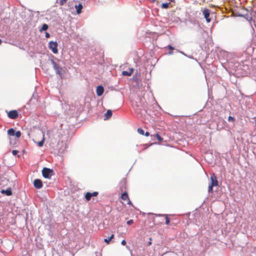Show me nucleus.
<instances>
[{
    "label": "nucleus",
    "mask_w": 256,
    "mask_h": 256,
    "mask_svg": "<svg viewBox=\"0 0 256 256\" xmlns=\"http://www.w3.org/2000/svg\"><path fill=\"white\" fill-rule=\"evenodd\" d=\"M156 138H157V140L160 141V142H162V138L160 136V135L158 134H156Z\"/></svg>",
    "instance_id": "obj_22"
},
{
    "label": "nucleus",
    "mask_w": 256,
    "mask_h": 256,
    "mask_svg": "<svg viewBox=\"0 0 256 256\" xmlns=\"http://www.w3.org/2000/svg\"><path fill=\"white\" fill-rule=\"evenodd\" d=\"M146 136H150V133L148 132H146L144 134Z\"/></svg>",
    "instance_id": "obj_32"
},
{
    "label": "nucleus",
    "mask_w": 256,
    "mask_h": 256,
    "mask_svg": "<svg viewBox=\"0 0 256 256\" xmlns=\"http://www.w3.org/2000/svg\"><path fill=\"white\" fill-rule=\"evenodd\" d=\"M164 214H156L155 216H163L162 215H164Z\"/></svg>",
    "instance_id": "obj_31"
},
{
    "label": "nucleus",
    "mask_w": 256,
    "mask_h": 256,
    "mask_svg": "<svg viewBox=\"0 0 256 256\" xmlns=\"http://www.w3.org/2000/svg\"><path fill=\"white\" fill-rule=\"evenodd\" d=\"M2 40L0 39V44H2Z\"/></svg>",
    "instance_id": "obj_36"
},
{
    "label": "nucleus",
    "mask_w": 256,
    "mask_h": 256,
    "mask_svg": "<svg viewBox=\"0 0 256 256\" xmlns=\"http://www.w3.org/2000/svg\"><path fill=\"white\" fill-rule=\"evenodd\" d=\"M14 135L17 137V138H20L21 136V132L20 131H17L16 132H15V134H14Z\"/></svg>",
    "instance_id": "obj_24"
},
{
    "label": "nucleus",
    "mask_w": 256,
    "mask_h": 256,
    "mask_svg": "<svg viewBox=\"0 0 256 256\" xmlns=\"http://www.w3.org/2000/svg\"><path fill=\"white\" fill-rule=\"evenodd\" d=\"M151 240H152V238H150V242H148V246L151 245V244H152Z\"/></svg>",
    "instance_id": "obj_33"
},
{
    "label": "nucleus",
    "mask_w": 256,
    "mask_h": 256,
    "mask_svg": "<svg viewBox=\"0 0 256 256\" xmlns=\"http://www.w3.org/2000/svg\"><path fill=\"white\" fill-rule=\"evenodd\" d=\"M112 116V112L111 110H108L106 114H105V120L108 119Z\"/></svg>",
    "instance_id": "obj_14"
},
{
    "label": "nucleus",
    "mask_w": 256,
    "mask_h": 256,
    "mask_svg": "<svg viewBox=\"0 0 256 256\" xmlns=\"http://www.w3.org/2000/svg\"><path fill=\"white\" fill-rule=\"evenodd\" d=\"M1 193L3 194H6V195H7L8 196H11L12 194V192L10 188H8L6 190H2L1 191Z\"/></svg>",
    "instance_id": "obj_11"
},
{
    "label": "nucleus",
    "mask_w": 256,
    "mask_h": 256,
    "mask_svg": "<svg viewBox=\"0 0 256 256\" xmlns=\"http://www.w3.org/2000/svg\"><path fill=\"white\" fill-rule=\"evenodd\" d=\"M42 174L44 178H50L53 174V170L48 168H44L42 170Z\"/></svg>",
    "instance_id": "obj_1"
},
{
    "label": "nucleus",
    "mask_w": 256,
    "mask_h": 256,
    "mask_svg": "<svg viewBox=\"0 0 256 256\" xmlns=\"http://www.w3.org/2000/svg\"><path fill=\"white\" fill-rule=\"evenodd\" d=\"M138 132L142 135H144V130L142 128H138Z\"/></svg>",
    "instance_id": "obj_21"
},
{
    "label": "nucleus",
    "mask_w": 256,
    "mask_h": 256,
    "mask_svg": "<svg viewBox=\"0 0 256 256\" xmlns=\"http://www.w3.org/2000/svg\"><path fill=\"white\" fill-rule=\"evenodd\" d=\"M34 186L37 189L42 188L43 186L42 180L40 179L34 180Z\"/></svg>",
    "instance_id": "obj_8"
},
{
    "label": "nucleus",
    "mask_w": 256,
    "mask_h": 256,
    "mask_svg": "<svg viewBox=\"0 0 256 256\" xmlns=\"http://www.w3.org/2000/svg\"><path fill=\"white\" fill-rule=\"evenodd\" d=\"M133 71L134 70L132 68L130 69L128 72L124 70L122 72V74L123 76H130L132 74Z\"/></svg>",
    "instance_id": "obj_13"
},
{
    "label": "nucleus",
    "mask_w": 256,
    "mask_h": 256,
    "mask_svg": "<svg viewBox=\"0 0 256 256\" xmlns=\"http://www.w3.org/2000/svg\"><path fill=\"white\" fill-rule=\"evenodd\" d=\"M168 48L169 50H174V48L172 46H170V45H168Z\"/></svg>",
    "instance_id": "obj_29"
},
{
    "label": "nucleus",
    "mask_w": 256,
    "mask_h": 256,
    "mask_svg": "<svg viewBox=\"0 0 256 256\" xmlns=\"http://www.w3.org/2000/svg\"><path fill=\"white\" fill-rule=\"evenodd\" d=\"M121 243L122 245L125 246L126 244V241L124 240L122 241Z\"/></svg>",
    "instance_id": "obj_30"
},
{
    "label": "nucleus",
    "mask_w": 256,
    "mask_h": 256,
    "mask_svg": "<svg viewBox=\"0 0 256 256\" xmlns=\"http://www.w3.org/2000/svg\"><path fill=\"white\" fill-rule=\"evenodd\" d=\"M57 47L58 44L56 42L51 41L49 42V48L52 50L54 54H57L58 52Z\"/></svg>",
    "instance_id": "obj_2"
},
{
    "label": "nucleus",
    "mask_w": 256,
    "mask_h": 256,
    "mask_svg": "<svg viewBox=\"0 0 256 256\" xmlns=\"http://www.w3.org/2000/svg\"><path fill=\"white\" fill-rule=\"evenodd\" d=\"M169 6V4L168 3H163L162 4L161 8H168Z\"/></svg>",
    "instance_id": "obj_20"
},
{
    "label": "nucleus",
    "mask_w": 256,
    "mask_h": 256,
    "mask_svg": "<svg viewBox=\"0 0 256 256\" xmlns=\"http://www.w3.org/2000/svg\"><path fill=\"white\" fill-rule=\"evenodd\" d=\"M165 218V219H166V224H167V225H168L170 224V220L168 218V216L167 214H164L162 215Z\"/></svg>",
    "instance_id": "obj_19"
},
{
    "label": "nucleus",
    "mask_w": 256,
    "mask_h": 256,
    "mask_svg": "<svg viewBox=\"0 0 256 256\" xmlns=\"http://www.w3.org/2000/svg\"><path fill=\"white\" fill-rule=\"evenodd\" d=\"M52 62L53 64L54 68L56 70L57 74L60 75L62 68L58 64H57L53 60H52Z\"/></svg>",
    "instance_id": "obj_9"
},
{
    "label": "nucleus",
    "mask_w": 256,
    "mask_h": 256,
    "mask_svg": "<svg viewBox=\"0 0 256 256\" xmlns=\"http://www.w3.org/2000/svg\"><path fill=\"white\" fill-rule=\"evenodd\" d=\"M66 1L67 0H60L59 4L60 6H62L66 2Z\"/></svg>",
    "instance_id": "obj_26"
},
{
    "label": "nucleus",
    "mask_w": 256,
    "mask_h": 256,
    "mask_svg": "<svg viewBox=\"0 0 256 256\" xmlns=\"http://www.w3.org/2000/svg\"><path fill=\"white\" fill-rule=\"evenodd\" d=\"M18 112L16 110H12L8 113V116L11 119H16L18 117Z\"/></svg>",
    "instance_id": "obj_4"
},
{
    "label": "nucleus",
    "mask_w": 256,
    "mask_h": 256,
    "mask_svg": "<svg viewBox=\"0 0 256 256\" xmlns=\"http://www.w3.org/2000/svg\"><path fill=\"white\" fill-rule=\"evenodd\" d=\"M134 223V220H130L127 222V224L128 225L132 224Z\"/></svg>",
    "instance_id": "obj_27"
},
{
    "label": "nucleus",
    "mask_w": 256,
    "mask_h": 256,
    "mask_svg": "<svg viewBox=\"0 0 256 256\" xmlns=\"http://www.w3.org/2000/svg\"><path fill=\"white\" fill-rule=\"evenodd\" d=\"M46 38H49V37L50 36V34L46 32Z\"/></svg>",
    "instance_id": "obj_34"
},
{
    "label": "nucleus",
    "mask_w": 256,
    "mask_h": 256,
    "mask_svg": "<svg viewBox=\"0 0 256 256\" xmlns=\"http://www.w3.org/2000/svg\"><path fill=\"white\" fill-rule=\"evenodd\" d=\"M18 151L17 150H13L12 151V154H14V155H16L18 153Z\"/></svg>",
    "instance_id": "obj_28"
},
{
    "label": "nucleus",
    "mask_w": 256,
    "mask_h": 256,
    "mask_svg": "<svg viewBox=\"0 0 256 256\" xmlns=\"http://www.w3.org/2000/svg\"><path fill=\"white\" fill-rule=\"evenodd\" d=\"M114 238V234H112L109 238H105L104 240V242H106L107 244H109L110 242V241Z\"/></svg>",
    "instance_id": "obj_16"
},
{
    "label": "nucleus",
    "mask_w": 256,
    "mask_h": 256,
    "mask_svg": "<svg viewBox=\"0 0 256 256\" xmlns=\"http://www.w3.org/2000/svg\"><path fill=\"white\" fill-rule=\"evenodd\" d=\"M172 54V52H168V54Z\"/></svg>",
    "instance_id": "obj_35"
},
{
    "label": "nucleus",
    "mask_w": 256,
    "mask_h": 256,
    "mask_svg": "<svg viewBox=\"0 0 256 256\" xmlns=\"http://www.w3.org/2000/svg\"><path fill=\"white\" fill-rule=\"evenodd\" d=\"M44 140H45V138H44V134H43L42 140L38 142V146L41 147L43 146Z\"/></svg>",
    "instance_id": "obj_17"
},
{
    "label": "nucleus",
    "mask_w": 256,
    "mask_h": 256,
    "mask_svg": "<svg viewBox=\"0 0 256 256\" xmlns=\"http://www.w3.org/2000/svg\"><path fill=\"white\" fill-rule=\"evenodd\" d=\"M202 14L204 16V18L208 22H210V10L208 8H204L202 10Z\"/></svg>",
    "instance_id": "obj_7"
},
{
    "label": "nucleus",
    "mask_w": 256,
    "mask_h": 256,
    "mask_svg": "<svg viewBox=\"0 0 256 256\" xmlns=\"http://www.w3.org/2000/svg\"><path fill=\"white\" fill-rule=\"evenodd\" d=\"M228 120L229 122H235V118L232 116H229L228 118Z\"/></svg>",
    "instance_id": "obj_23"
},
{
    "label": "nucleus",
    "mask_w": 256,
    "mask_h": 256,
    "mask_svg": "<svg viewBox=\"0 0 256 256\" xmlns=\"http://www.w3.org/2000/svg\"><path fill=\"white\" fill-rule=\"evenodd\" d=\"M213 187L214 186H212V185L210 184L208 188V192H212L213 190Z\"/></svg>",
    "instance_id": "obj_25"
},
{
    "label": "nucleus",
    "mask_w": 256,
    "mask_h": 256,
    "mask_svg": "<svg viewBox=\"0 0 256 256\" xmlns=\"http://www.w3.org/2000/svg\"><path fill=\"white\" fill-rule=\"evenodd\" d=\"M48 25L47 24H44L42 27V28L40 30V32L43 31V30H46L48 29Z\"/></svg>",
    "instance_id": "obj_18"
},
{
    "label": "nucleus",
    "mask_w": 256,
    "mask_h": 256,
    "mask_svg": "<svg viewBox=\"0 0 256 256\" xmlns=\"http://www.w3.org/2000/svg\"><path fill=\"white\" fill-rule=\"evenodd\" d=\"M104 89L103 86H99L96 88V92L98 96H101L104 93Z\"/></svg>",
    "instance_id": "obj_10"
},
{
    "label": "nucleus",
    "mask_w": 256,
    "mask_h": 256,
    "mask_svg": "<svg viewBox=\"0 0 256 256\" xmlns=\"http://www.w3.org/2000/svg\"><path fill=\"white\" fill-rule=\"evenodd\" d=\"M121 198L124 201H126L127 204H128L132 205V202H130V200L128 198V194L127 192H125L123 194H122Z\"/></svg>",
    "instance_id": "obj_6"
},
{
    "label": "nucleus",
    "mask_w": 256,
    "mask_h": 256,
    "mask_svg": "<svg viewBox=\"0 0 256 256\" xmlns=\"http://www.w3.org/2000/svg\"><path fill=\"white\" fill-rule=\"evenodd\" d=\"M98 194V192H88L85 194L84 198L87 202L90 200L92 197H96Z\"/></svg>",
    "instance_id": "obj_3"
},
{
    "label": "nucleus",
    "mask_w": 256,
    "mask_h": 256,
    "mask_svg": "<svg viewBox=\"0 0 256 256\" xmlns=\"http://www.w3.org/2000/svg\"><path fill=\"white\" fill-rule=\"evenodd\" d=\"M15 130L14 128H10L8 130V134L9 136H14Z\"/></svg>",
    "instance_id": "obj_15"
},
{
    "label": "nucleus",
    "mask_w": 256,
    "mask_h": 256,
    "mask_svg": "<svg viewBox=\"0 0 256 256\" xmlns=\"http://www.w3.org/2000/svg\"><path fill=\"white\" fill-rule=\"evenodd\" d=\"M75 8L76 10V12L78 14H80L82 12V5L81 4H79L78 6L76 5Z\"/></svg>",
    "instance_id": "obj_12"
},
{
    "label": "nucleus",
    "mask_w": 256,
    "mask_h": 256,
    "mask_svg": "<svg viewBox=\"0 0 256 256\" xmlns=\"http://www.w3.org/2000/svg\"><path fill=\"white\" fill-rule=\"evenodd\" d=\"M210 185L214 186H218V181L217 180L216 175L213 174L210 176Z\"/></svg>",
    "instance_id": "obj_5"
}]
</instances>
